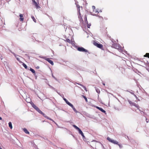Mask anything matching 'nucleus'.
<instances>
[{"label": "nucleus", "instance_id": "nucleus-1", "mask_svg": "<svg viewBox=\"0 0 149 149\" xmlns=\"http://www.w3.org/2000/svg\"><path fill=\"white\" fill-rule=\"evenodd\" d=\"M73 126L78 131L79 133L82 136L83 138L85 137V136H84L83 133L79 128L75 125H73Z\"/></svg>", "mask_w": 149, "mask_h": 149}, {"label": "nucleus", "instance_id": "nucleus-2", "mask_svg": "<svg viewBox=\"0 0 149 149\" xmlns=\"http://www.w3.org/2000/svg\"><path fill=\"white\" fill-rule=\"evenodd\" d=\"M107 139L110 142L113 143L115 144H118V142L117 141L114 140L110 138L109 137H108L107 138Z\"/></svg>", "mask_w": 149, "mask_h": 149}, {"label": "nucleus", "instance_id": "nucleus-3", "mask_svg": "<svg viewBox=\"0 0 149 149\" xmlns=\"http://www.w3.org/2000/svg\"><path fill=\"white\" fill-rule=\"evenodd\" d=\"M77 49L80 52H88V50L85 49L83 47H79L77 48Z\"/></svg>", "mask_w": 149, "mask_h": 149}, {"label": "nucleus", "instance_id": "nucleus-4", "mask_svg": "<svg viewBox=\"0 0 149 149\" xmlns=\"http://www.w3.org/2000/svg\"><path fill=\"white\" fill-rule=\"evenodd\" d=\"M31 105L39 113L40 112H41V110L38 107H37L33 103H31Z\"/></svg>", "mask_w": 149, "mask_h": 149}, {"label": "nucleus", "instance_id": "nucleus-5", "mask_svg": "<svg viewBox=\"0 0 149 149\" xmlns=\"http://www.w3.org/2000/svg\"><path fill=\"white\" fill-rule=\"evenodd\" d=\"M94 44L95 46L100 48L102 49L103 48V45L102 44H99L96 42H94Z\"/></svg>", "mask_w": 149, "mask_h": 149}, {"label": "nucleus", "instance_id": "nucleus-6", "mask_svg": "<svg viewBox=\"0 0 149 149\" xmlns=\"http://www.w3.org/2000/svg\"><path fill=\"white\" fill-rule=\"evenodd\" d=\"M39 113L42 114L46 118L48 119L49 120H52L51 118L47 116L46 114H45L44 113L42 112L41 111V112H40Z\"/></svg>", "mask_w": 149, "mask_h": 149}, {"label": "nucleus", "instance_id": "nucleus-7", "mask_svg": "<svg viewBox=\"0 0 149 149\" xmlns=\"http://www.w3.org/2000/svg\"><path fill=\"white\" fill-rule=\"evenodd\" d=\"M95 107L98 109L100 111H102V112H103L104 113H105V114H106V111L104 110V109H103L102 108H101V107H98V106H96Z\"/></svg>", "mask_w": 149, "mask_h": 149}, {"label": "nucleus", "instance_id": "nucleus-8", "mask_svg": "<svg viewBox=\"0 0 149 149\" xmlns=\"http://www.w3.org/2000/svg\"><path fill=\"white\" fill-rule=\"evenodd\" d=\"M20 17L19 20L20 21L22 22L24 20V17H23V15L20 14L19 15Z\"/></svg>", "mask_w": 149, "mask_h": 149}, {"label": "nucleus", "instance_id": "nucleus-9", "mask_svg": "<svg viewBox=\"0 0 149 149\" xmlns=\"http://www.w3.org/2000/svg\"><path fill=\"white\" fill-rule=\"evenodd\" d=\"M46 60L50 63L52 65H54V63L53 61L52 60H50L49 58H47L46 59Z\"/></svg>", "mask_w": 149, "mask_h": 149}, {"label": "nucleus", "instance_id": "nucleus-10", "mask_svg": "<svg viewBox=\"0 0 149 149\" xmlns=\"http://www.w3.org/2000/svg\"><path fill=\"white\" fill-rule=\"evenodd\" d=\"M78 14H79L78 17H79V19L80 20V21H81L82 22H83V19L82 18V16H81V15L80 13H79Z\"/></svg>", "mask_w": 149, "mask_h": 149}, {"label": "nucleus", "instance_id": "nucleus-11", "mask_svg": "<svg viewBox=\"0 0 149 149\" xmlns=\"http://www.w3.org/2000/svg\"><path fill=\"white\" fill-rule=\"evenodd\" d=\"M93 14L95 15H97L99 13L98 11L96 9L93 10Z\"/></svg>", "mask_w": 149, "mask_h": 149}, {"label": "nucleus", "instance_id": "nucleus-12", "mask_svg": "<svg viewBox=\"0 0 149 149\" xmlns=\"http://www.w3.org/2000/svg\"><path fill=\"white\" fill-rule=\"evenodd\" d=\"M132 105H133L135 107H136L138 109H139V107L138 104H137L135 103H132Z\"/></svg>", "mask_w": 149, "mask_h": 149}, {"label": "nucleus", "instance_id": "nucleus-13", "mask_svg": "<svg viewBox=\"0 0 149 149\" xmlns=\"http://www.w3.org/2000/svg\"><path fill=\"white\" fill-rule=\"evenodd\" d=\"M24 132L26 133L27 134H29V132H28L26 128H24L23 129Z\"/></svg>", "mask_w": 149, "mask_h": 149}, {"label": "nucleus", "instance_id": "nucleus-14", "mask_svg": "<svg viewBox=\"0 0 149 149\" xmlns=\"http://www.w3.org/2000/svg\"><path fill=\"white\" fill-rule=\"evenodd\" d=\"M10 129H12L13 128L12 123L11 122H9L8 123Z\"/></svg>", "mask_w": 149, "mask_h": 149}, {"label": "nucleus", "instance_id": "nucleus-15", "mask_svg": "<svg viewBox=\"0 0 149 149\" xmlns=\"http://www.w3.org/2000/svg\"><path fill=\"white\" fill-rule=\"evenodd\" d=\"M30 70L33 74H35V70L32 69V68H30Z\"/></svg>", "mask_w": 149, "mask_h": 149}, {"label": "nucleus", "instance_id": "nucleus-16", "mask_svg": "<svg viewBox=\"0 0 149 149\" xmlns=\"http://www.w3.org/2000/svg\"><path fill=\"white\" fill-rule=\"evenodd\" d=\"M66 103L71 107H73V105L68 102V101H67V102H66Z\"/></svg>", "mask_w": 149, "mask_h": 149}, {"label": "nucleus", "instance_id": "nucleus-17", "mask_svg": "<svg viewBox=\"0 0 149 149\" xmlns=\"http://www.w3.org/2000/svg\"><path fill=\"white\" fill-rule=\"evenodd\" d=\"M66 103L71 107H73V105L68 102V101H67V102H66Z\"/></svg>", "mask_w": 149, "mask_h": 149}, {"label": "nucleus", "instance_id": "nucleus-18", "mask_svg": "<svg viewBox=\"0 0 149 149\" xmlns=\"http://www.w3.org/2000/svg\"><path fill=\"white\" fill-rule=\"evenodd\" d=\"M82 97H83L85 99V101H86V102H88V100L86 97L85 96L82 95Z\"/></svg>", "mask_w": 149, "mask_h": 149}, {"label": "nucleus", "instance_id": "nucleus-19", "mask_svg": "<svg viewBox=\"0 0 149 149\" xmlns=\"http://www.w3.org/2000/svg\"><path fill=\"white\" fill-rule=\"evenodd\" d=\"M34 3V4L38 8V5L37 3V2H36L34 0V1H33Z\"/></svg>", "mask_w": 149, "mask_h": 149}, {"label": "nucleus", "instance_id": "nucleus-20", "mask_svg": "<svg viewBox=\"0 0 149 149\" xmlns=\"http://www.w3.org/2000/svg\"><path fill=\"white\" fill-rule=\"evenodd\" d=\"M144 56L145 57H148L149 58V53H146V54Z\"/></svg>", "mask_w": 149, "mask_h": 149}, {"label": "nucleus", "instance_id": "nucleus-21", "mask_svg": "<svg viewBox=\"0 0 149 149\" xmlns=\"http://www.w3.org/2000/svg\"><path fill=\"white\" fill-rule=\"evenodd\" d=\"M31 18L33 19V21L34 22H36V19H35V18L33 16H31Z\"/></svg>", "mask_w": 149, "mask_h": 149}, {"label": "nucleus", "instance_id": "nucleus-22", "mask_svg": "<svg viewBox=\"0 0 149 149\" xmlns=\"http://www.w3.org/2000/svg\"><path fill=\"white\" fill-rule=\"evenodd\" d=\"M84 19L85 21V22H87V16L86 15H85L84 16Z\"/></svg>", "mask_w": 149, "mask_h": 149}, {"label": "nucleus", "instance_id": "nucleus-23", "mask_svg": "<svg viewBox=\"0 0 149 149\" xmlns=\"http://www.w3.org/2000/svg\"><path fill=\"white\" fill-rule=\"evenodd\" d=\"M22 65L25 69H26L27 68V66L24 63H23Z\"/></svg>", "mask_w": 149, "mask_h": 149}, {"label": "nucleus", "instance_id": "nucleus-24", "mask_svg": "<svg viewBox=\"0 0 149 149\" xmlns=\"http://www.w3.org/2000/svg\"><path fill=\"white\" fill-rule=\"evenodd\" d=\"M87 24V27L88 28H90V26H91V24L90 23L88 24V22H86Z\"/></svg>", "mask_w": 149, "mask_h": 149}, {"label": "nucleus", "instance_id": "nucleus-25", "mask_svg": "<svg viewBox=\"0 0 149 149\" xmlns=\"http://www.w3.org/2000/svg\"><path fill=\"white\" fill-rule=\"evenodd\" d=\"M119 147L120 148H121L123 147V146L121 144H119L118 143V144H117Z\"/></svg>", "mask_w": 149, "mask_h": 149}, {"label": "nucleus", "instance_id": "nucleus-26", "mask_svg": "<svg viewBox=\"0 0 149 149\" xmlns=\"http://www.w3.org/2000/svg\"><path fill=\"white\" fill-rule=\"evenodd\" d=\"M71 107L72 108V109L75 112H77V111L76 110V109L73 106V107Z\"/></svg>", "mask_w": 149, "mask_h": 149}, {"label": "nucleus", "instance_id": "nucleus-27", "mask_svg": "<svg viewBox=\"0 0 149 149\" xmlns=\"http://www.w3.org/2000/svg\"><path fill=\"white\" fill-rule=\"evenodd\" d=\"M66 41L68 43H69L71 42L70 40L68 39H67L66 40Z\"/></svg>", "mask_w": 149, "mask_h": 149}, {"label": "nucleus", "instance_id": "nucleus-28", "mask_svg": "<svg viewBox=\"0 0 149 149\" xmlns=\"http://www.w3.org/2000/svg\"><path fill=\"white\" fill-rule=\"evenodd\" d=\"M76 6L77 8H80V6L77 3H76Z\"/></svg>", "mask_w": 149, "mask_h": 149}, {"label": "nucleus", "instance_id": "nucleus-29", "mask_svg": "<svg viewBox=\"0 0 149 149\" xmlns=\"http://www.w3.org/2000/svg\"><path fill=\"white\" fill-rule=\"evenodd\" d=\"M96 92L98 93H100V91L99 90V89H96Z\"/></svg>", "mask_w": 149, "mask_h": 149}, {"label": "nucleus", "instance_id": "nucleus-30", "mask_svg": "<svg viewBox=\"0 0 149 149\" xmlns=\"http://www.w3.org/2000/svg\"><path fill=\"white\" fill-rule=\"evenodd\" d=\"M77 9L78 12V13H80V8H77Z\"/></svg>", "mask_w": 149, "mask_h": 149}, {"label": "nucleus", "instance_id": "nucleus-31", "mask_svg": "<svg viewBox=\"0 0 149 149\" xmlns=\"http://www.w3.org/2000/svg\"><path fill=\"white\" fill-rule=\"evenodd\" d=\"M92 7L93 10H96L95 9V7L94 6H93Z\"/></svg>", "mask_w": 149, "mask_h": 149}, {"label": "nucleus", "instance_id": "nucleus-32", "mask_svg": "<svg viewBox=\"0 0 149 149\" xmlns=\"http://www.w3.org/2000/svg\"><path fill=\"white\" fill-rule=\"evenodd\" d=\"M114 47H118V45H117L116 44L114 45Z\"/></svg>", "mask_w": 149, "mask_h": 149}, {"label": "nucleus", "instance_id": "nucleus-33", "mask_svg": "<svg viewBox=\"0 0 149 149\" xmlns=\"http://www.w3.org/2000/svg\"><path fill=\"white\" fill-rule=\"evenodd\" d=\"M84 90H85V91H87V90H86V88L85 87H84Z\"/></svg>", "mask_w": 149, "mask_h": 149}, {"label": "nucleus", "instance_id": "nucleus-34", "mask_svg": "<svg viewBox=\"0 0 149 149\" xmlns=\"http://www.w3.org/2000/svg\"><path fill=\"white\" fill-rule=\"evenodd\" d=\"M129 103L130 104H131L132 105V103H133V102H130Z\"/></svg>", "mask_w": 149, "mask_h": 149}, {"label": "nucleus", "instance_id": "nucleus-35", "mask_svg": "<svg viewBox=\"0 0 149 149\" xmlns=\"http://www.w3.org/2000/svg\"><path fill=\"white\" fill-rule=\"evenodd\" d=\"M64 100L66 102H67V101H68L66 99H64Z\"/></svg>", "mask_w": 149, "mask_h": 149}, {"label": "nucleus", "instance_id": "nucleus-36", "mask_svg": "<svg viewBox=\"0 0 149 149\" xmlns=\"http://www.w3.org/2000/svg\"><path fill=\"white\" fill-rule=\"evenodd\" d=\"M16 58H17V60L18 61H19V58H17V57H16Z\"/></svg>", "mask_w": 149, "mask_h": 149}, {"label": "nucleus", "instance_id": "nucleus-37", "mask_svg": "<svg viewBox=\"0 0 149 149\" xmlns=\"http://www.w3.org/2000/svg\"><path fill=\"white\" fill-rule=\"evenodd\" d=\"M134 96L136 97V99L138 97H137L134 94Z\"/></svg>", "mask_w": 149, "mask_h": 149}, {"label": "nucleus", "instance_id": "nucleus-38", "mask_svg": "<svg viewBox=\"0 0 149 149\" xmlns=\"http://www.w3.org/2000/svg\"><path fill=\"white\" fill-rule=\"evenodd\" d=\"M146 122L147 123H148V121H147V118H146Z\"/></svg>", "mask_w": 149, "mask_h": 149}, {"label": "nucleus", "instance_id": "nucleus-39", "mask_svg": "<svg viewBox=\"0 0 149 149\" xmlns=\"http://www.w3.org/2000/svg\"><path fill=\"white\" fill-rule=\"evenodd\" d=\"M2 120V118L1 117H0V120Z\"/></svg>", "mask_w": 149, "mask_h": 149}, {"label": "nucleus", "instance_id": "nucleus-40", "mask_svg": "<svg viewBox=\"0 0 149 149\" xmlns=\"http://www.w3.org/2000/svg\"><path fill=\"white\" fill-rule=\"evenodd\" d=\"M103 84L104 85V86H105V84L104 83H103Z\"/></svg>", "mask_w": 149, "mask_h": 149}, {"label": "nucleus", "instance_id": "nucleus-41", "mask_svg": "<svg viewBox=\"0 0 149 149\" xmlns=\"http://www.w3.org/2000/svg\"><path fill=\"white\" fill-rule=\"evenodd\" d=\"M39 68V66H38V67H37V68Z\"/></svg>", "mask_w": 149, "mask_h": 149}, {"label": "nucleus", "instance_id": "nucleus-42", "mask_svg": "<svg viewBox=\"0 0 149 149\" xmlns=\"http://www.w3.org/2000/svg\"><path fill=\"white\" fill-rule=\"evenodd\" d=\"M79 85H80L81 86H82V85L81 84H78Z\"/></svg>", "mask_w": 149, "mask_h": 149}, {"label": "nucleus", "instance_id": "nucleus-43", "mask_svg": "<svg viewBox=\"0 0 149 149\" xmlns=\"http://www.w3.org/2000/svg\"><path fill=\"white\" fill-rule=\"evenodd\" d=\"M14 54L15 56V54Z\"/></svg>", "mask_w": 149, "mask_h": 149}, {"label": "nucleus", "instance_id": "nucleus-44", "mask_svg": "<svg viewBox=\"0 0 149 149\" xmlns=\"http://www.w3.org/2000/svg\"><path fill=\"white\" fill-rule=\"evenodd\" d=\"M142 112H143L142 111H141V113H142Z\"/></svg>", "mask_w": 149, "mask_h": 149}, {"label": "nucleus", "instance_id": "nucleus-45", "mask_svg": "<svg viewBox=\"0 0 149 149\" xmlns=\"http://www.w3.org/2000/svg\"><path fill=\"white\" fill-rule=\"evenodd\" d=\"M142 112H143L142 111H141V113H142Z\"/></svg>", "mask_w": 149, "mask_h": 149}, {"label": "nucleus", "instance_id": "nucleus-46", "mask_svg": "<svg viewBox=\"0 0 149 149\" xmlns=\"http://www.w3.org/2000/svg\"><path fill=\"white\" fill-rule=\"evenodd\" d=\"M0 149H2L0 147Z\"/></svg>", "mask_w": 149, "mask_h": 149}, {"label": "nucleus", "instance_id": "nucleus-47", "mask_svg": "<svg viewBox=\"0 0 149 149\" xmlns=\"http://www.w3.org/2000/svg\"><path fill=\"white\" fill-rule=\"evenodd\" d=\"M2 57V56H1V57Z\"/></svg>", "mask_w": 149, "mask_h": 149}]
</instances>
